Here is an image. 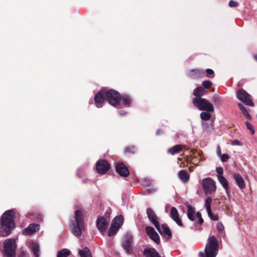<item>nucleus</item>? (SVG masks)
Listing matches in <instances>:
<instances>
[{"label": "nucleus", "mask_w": 257, "mask_h": 257, "mask_svg": "<svg viewBox=\"0 0 257 257\" xmlns=\"http://www.w3.org/2000/svg\"><path fill=\"white\" fill-rule=\"evenodd\" d=\"M231 145L233 146H242L243 144L239 141L234 140L231 141Z\"/></svg>", "instance_id": "nucleus-38"}, {"label": "nucleus", "mask_w": 257, "mask_h": 257, "mask_svg": "<svg viewBox=\"0 0 257 257\" xmlns=\"http://www.w3.org/2000/svg\"><path fill=\"white\" fill-rule=\"evenodd\" d=\"M178 175L179 178L184 183H187L189 179V175L185 170H182L180 171Z\"/></svg>", "instance_id": "nucleus-19"}, {"label": "nucleus", "mask_w": 257, "mask_h": 257, "mask_svg": "<svg viewBox=\"0 0 257 257\" xmlns=\"http://www.w3.org/2000/svg\"><path fill=\"white\" fill-rule=\"evenodd\" d=\"M206 92V91L204 89L200 86L196 88L194 90L193 94L196 97H198L199 98H201L200 97L202 96Z\"/></svg>", "instance_id": "nucleus-24"}, {"label": "nucleus", "mask_w": 257, "mask_h": 257, "mask_svg": "<svg viewBox=\"0 0 257 257\" xmlns=\"http://www.w3.org/2000/svg\"><path fill=\"white\" fill-rule=\"evenodd\" d=\"M243 114L245 115V116L248 118V119H251V116L248 113L247 111H245Z\"/></svg>", "instance_id": "nucleus-45"}, {"label": "nucleus", "mask_w": 257, "mask_h": 257, "mask_svg": "<svg viewBox=\"0 0 257 257\" xmlns=\"http://www.w3.org/2000/svg\"><path fill=\"white\" fill-rule=\"evenodd\" d=\"M196 216L197 217L199 218H201V214L200 212H198L197 213H196Z\"/></svg>", "instance_id": "nucleus-46"}, {"label": "nucleus", "mask_w": 257, "mask_h": 257, "mask_svg": "<svg viewBox=\"0 0 257 257\" xmlns=\"http://www.w3.org/2000/svg\"><path fill=\"white\" fill-rule=\"evenodd\" d=\"M133 241V236L131 234L127 233L125 235L122 247L127 253H130L131 252Z\"/></svg>", "instance_id": "nucleus-11"}, {"label": "nucleus", "mask_w": 257, "mask_h": 257, "mask_svg": "<svg viewBox=\"0 0 257 257\" xmlns=\"http://www.w3.org/2000/svg\"><path fill=\"white\" fill-rule=\"evenodd\" d=\"M212 202V199L210 197H208L205 201V206L206 209L207 213L210 214L211 213V203Z\"/></svg>", "instance_id": "nucleus-31"}, {"label": "nucleus", "mask_w": 257, "mask_h": 257, "mask_svg": "<svg viewBox=\"0 0 257 257\" xmlns=\"http://www.w3.org/2000/svg\"><path fill=\"white\" fill-rule=\"evenodd\" d=\"M109 223V219L108 218L99 217L96 221V225L99 230L101 232L105 231Z\"/></svg>", "instance_id": "nucleus-10"}, {"label": "nucleus", "mask_w": 257, "mask_h": 257, "mask_svg": "<svg viewBox=\"0 0 257 257\" xmlns=\"http://www.w3.org/2000/svg\"><path fill=\"white\" fill-rule=\"evenodd\" d=\"M254 59L257 61V54L253 56Z\"/></svg>", "instance_id": "nucleus-50"}, {"label": "nucleus", "mask_w": 257, "mask_h": 257, "mask_svg": "<svg viewBox=\"0 0 257 257\" xmlns=\"http://www.w3.org/2000/svg\"><path fill=\"white\" fill-rule=\"evenodd\" d=\"M217 178L222 187L227 191L228 189V183L226 178H225L222 175H217Z\"/></svg>", "instance_id": "nucleus-22"}, {"label": "nucleus", "mask_w": 257, "mask_h": 257, "mask_svg": "<svg viewBox=\"0 0 257 257\" xmlns=\"http://www.w3.org/2000/svg\"><path fill=\"white\" fill-rule=\"evenodd\" d=\"M147 214L149 220L156 227L159 224V218L154 210L151 208L147 209Z\"/></svg>", "instance_id": "nucleus-14"}, {"label": "nucleus", "mask_w": 257, "mask_h": 257, "mask_svg": "<svg viewBox=\"0 0 257 257\" xmlns=\"http://www.w3.org/2000/svg\"><path fill=\"white\" fill-rule=\"evenodd\" d=\"M31 250L35 257L39 256V246L37 243L33 242L31 244Z\"/></svg>", "instance_id": "nucleus-23"}, {"label": "nucleus", "mask_w": 257, "mask_h": 257, "mask_svg": "<svg viewBox=\"0 0 257 257\" xmlns=\"http://www.w3.org/2000/svg\"><path fill=\"white\" fill-rule=\"evenodd\" d=\"M110 168V165L105 160L98 161L96 164L97 173L101 175L105 174Z\"/></svg>", "instance_id": "nucleus-9"}, {"label": "nucleus", "mask_w": 257, "mask_h": 257, "mask_svg": "<svg viewBox=\"0 0 257 257\" xmlns=\"http://www.w3.org/2000/svg\"><path fill=\"white\" fill-rule=\"evenodd\" d=\"M128 149H129V148H127V149H126V151L130 152V151H129V150H128Z\"/></svg>", "instance_id": "nucleus-51"}, {"label": "nucleus", "mask_w": 257, "mask_h": 257, "mask_svg": "<svg viewBox=\"0 0 257 257\" xmlns=\"http://www.w3.org/2000/svg\"><path fill=\"white\" fill-rule=\"evenodd\" d=\"M119 228L117 226L114 225V224H111L110 228L109 229L108 235L109 236H112L114 235L117 231H118Z\"/></svg>", "instance_id": "nucleus-29"}, {"label": "nucleus", "mask_w": 257, "mask_h": 257, "mask_svg": "<svg viewBox=\"0 0 257 257\" xmlns=\"http://www.w3.org/2000/svg\"><path fill=\"white\" fill-rule=\"evenodd\" d=\"M187 208H188L187 216H188V218L192 221L194 220V219H195V210H194V209L190 205H188Z\"/></svg>", "instance_id": "nucleus-25"}, {"label": "nucleus", "mask_w": 257, "mask_h": 257, "mask_svg": "<svg viewBox=\"0 0 257 257\" xmlns=\"http://www.w3.org/2000/svg\"><path fill=\"white\" fill-rule=\"evenodd\" d=\"M200 117L203 120H208L211 117V114L208 112H202L200 114Z\"/></svg>", "instance_id": "nucleus-32"}, {"label": "nucleus", "mask_w": 257, "mask_h": 257, "mask_svg": "<svg viewBox=\"0 0 257 257\" xmlns=\"http://www.w3.org/2000/svg\"><path fill=\"white\" fill-rule=\"evenodd\" d=\"M124 114V113H123V112H122V113H121V114Z\"/></svg>", "instance_id": "nucleus-53"}, {"label": "nucleus", "mask_w": 257, "mask_h": 257, "mask_svg": "<svg viewBox=\"0 0 257 257\" xmlns=\"http://www.w3.org/2000/svg\"><path fill=\"white\" fill-rule=\"evenodd\" d=\"M233 177L235 182L240 189H243L245 187V183L241 176L238 173H234Z\"/></svg>", "instance_id": "nucleus-18"}, {"label": "nucleus", "mask_w": 257, "mask_h": 257, "mask_svg": "<svg viewBox=\"0 0 257 257\" xmlns=\"http://www.w3.org/2000/svg\"><path fill=\"white\" fill-rule=\"evenodd\" d=\"M123 217L121 215L116 217L113 220L111 224H114V225L120 228L123 222Z\"/></svg>", "instance_id": "nucleus-28"}, {"label": "nucleus", "mask_w": 257, "mask_h": 257, "mask_svg": "<svg viewBox=\"0 0 257 257\" xmlns=\"http://www.w3.org/2000/svg\"><path fill=\"white\" fill-rule=\"evenodd\" d=\"M122 100L124 104L127 106H129L132 102L131 99L128 96H124L123 97Z\"/></svg>", "instance_id": "nucleus-33"}, {"label": "nucleus", "mask_w": 257, "mask_h": 257, "mask_svg": "<svg viewBox=\"0 0 257 257\" xmlns=\"http://www.w3.org/2000/svg\"><path fill=\"white\" fill-rule=\"evenodd\" d=\"M237 97L246 105L254 106V104L250 99V96L244 90L241 89L237 92Z\"/></svg>", "instance_id": "nucleus-8"}, {"label": "nucleus", "mask_w": 257, "mask_h": 257, "mask_svg": "<svg viewBox=\"0 0 257 257\" xmlns=\"http://www.w3.org/2000/svg\"><path fill=\"white\" fill-rule=\"evenodd\" d=\"M182 150V147L181 145H176L168 150V152L172 155L179 153Z\"/></svg>", "instance_id": "nucleus-26"}, {"label": "nucleus", "mask_w": 257, "mask_h": 257, "mask_svg": "<svg viewBox=\"0 0 257 257\" xmlns=\"http://www.w3.org/2000/svg\"><path fill=\"white\" fill-rule=\"evenodd\" d=\"M79 254L81 257H92L89 248L86 247L82 250H79Z\"/></svg>", "instance_id": "nucleus-27"}, {"label": "nucleus", "mask_w": 257, "mask_h": 257, "mask_svg": "<svg viewBox=\"0 0 257 257\" xmlns=\"http://www.w3.org/2000/svg\"><path fill=\"white\" fill-rule=\"evenodd\" d=\"M13 210H9L6 211L2 217L0 233L2 236L9 235L15 228L14 216Z\"/></svg>", "instance_id": "nucleus-2"}, {"label": "nucleus", "mask_w": 257, "mask_h": 257, "mask_svg": "<svg viewBox=\"0 0 257 257\" xmlns=\"http://www.w3.org/2000/svg\"><path fill=\"white\" fill-rule=\"evenodd\" d=\"M70 254V251L66 248L63 249L58 252L57 257H67Z\"/></svg>", "instance_id": "nucleus-30"}, {"label": "nucleus", "mask_w": 257, "mask_h": 257, "mask_svg": "<svg viewBox=\"0 0 257 257\" xmlns=\"http://www.w3.org/2000/svg\"><path fill=\"white\" fill-rule=\"evenodd\" d=\"M216 171L217 173V175H222L223 171L222 167H217L216 169Z\"/></svg>", "instance_id": "nucleus-41"}, {"label": "nucleus", "mask_w": 257, "mask_h": 257, "mask_svg": "<svg viewBox=\"0 0 257 257\" xmlns=\"http://www.w3.org/2000/svg\"><path fill=\"white\" fill-rule=\"evenodd\" d=\"M238 106L240 110L242 111L243 113H244L245 111H247V110L245 109L243 105L241 103H238Z\"/></svg>", "instance_id": "nucleus-42"}, {"label": "nucleus", "mask_w": 257, "mask_h": 257, "mask_svg": "<svg viewBox=\"0 0 257 257\" xmlns=\"http://www.w3.org/2000/svg\"><path fill=\"white\" fill-rule=\"evenodd\" d=\"M144 181H146V182H147V183H146V184L147 185L149 186V185H150V181H147V180H146V179H144Z\"/></svg>", "instance_id": "nucleus-49"}, {"label": "nucleus", "mask_w": 257, "mask_h": 257, "mask_svg": "<svg viewBox=\"0 0 257 257\" xmlns=\"http://www.w3.org/2000/svg\"><path fill=\"white\" fill-rule=\"evenodd\" d=\"M202 186L206 194H211L216 190L215 182L210 177L202 180Z\"/></svg>", "instance_id": "nucleus-7"}, {"label": "nucleus", "mask_w": 257, "mask_h": 257, "mask_svg": "<svg viewBox=\"0 0 257 257\" xmlns=\"http://www.w3.org/2000/svg\"><path fill=\"white\" fill-rule=\"evenodd\" d=\"M212 82L209 80L205 81L202 83L203 87L206 88H209Z\"/></svg>", "instance_id": "nucleus-37"}, {"label": "nucleus", "mask_w": 257, "mask_h": 257, "mask_svg": "<svg viewBox=\"0 0 257 257\" xmlns=\"http://www.w3.org/2000/svg\"><path fill=\"white\" fill-rule=\"evenodd\" d=\"M206 72L208 77H210V75H213L214 73L213 71L211 69H206Z\"/></svg>", "instance_id": "nucleus-43"}, {"label": "nucleus", "mask_w": 257, "mask_h": 257, "mask_svg": "<svg viewBox=\"0 0 257 257\" xmlns=\"http://www.w3.org/2000/svg\"><path fill=\"white\" fill-rule=\"evenodd\" d=\"M144 254L146 257H160L158 253L154 248L145 250Z\"/></svg>", "instance_id": "nucleus-20"}, {"label": "nucleus", "mask_w": 257, "mask_h": 257, "mask_svg": "<svg viewBox=\"0 0 257 257\" xmlns=\"http://www.w3.org/2000/svg\"><path fill=\"white\" fill-rule=\"evenodd\" d=\"M216 227L217 230L220 232H222L224 229V226L221 222H218Z\"/></svg>", "instance_id": "nucleus-36"}, {"label": "nucleus", "mask_w": 257, "mask_h": 257, "mask_svg": "<svg viewBox=\"0 0 257 257\" xmlns=\"http://www.w3.org/2000/svg\"><path fill=\"white\" fill-rule=\"evenodd\" d=\"M146 231L149 237L157 244H159L160 240L158 234L155 231L154 228L151 226L146 227Z\"/></svg>", "instance_id": "nucleus-12"}, {"label": "nucleus", "mask_w": 257, "mask_h": 257, "mask_svg": "<svg viewBox=\"0 0 257 257\" xmlns=\"http://www.w3.org/2000/svg\"><path fill=\"white\" fill-rule=\"evenodd\" d=\"M189 75L193 78H197L201 77L203 75V72L202 70L195 69L192 70L189 72Z\"/></svg>", "instance_id": "nucleus-21"}, {"label": "nucleus", "mask_w": 257, "mask_h": 257, "mask_svg": "<svg viewBox=\"0 0 257 257\" xmlns=\"http://www.w3.org/2000/svg\"><path fill=\"white\" fill-rule=\"evenodd\" d=\"M246 125L247 128L250 130L251 134L253 135L254 134V130L253 129V127L252 126L251 124L247 121V122H246Z\"/></svg>", "instance_id": "nucleus-35"}, {"label": "nucleus", "mask_w": 257, "mask_h": 257, "mask_svg": "<svg viewBox=\"0 0 257 257\" xmlns=\"http://www.w3.org/2000/svg\"><path fill=\"white\" fill-rule=\"evenodd\" d=\"M39 225L38 224H31L28 227L24 229L23 233L25 235H32L39 229Z\"/></svg>", "instance_id": "nucleus-16"}, {"label": "nucleus", "mask_w": 257, "mask_h": 257, "mask_svg": "<svg viewBox=\"0 0 257 257\" xmlns=\"http://www.w3.org/2000/svg\"><path fill=\"white\" fill-rule=\"evenodd\" d=\"M203 222V219L201 218H199V223L202 224Z\"/></svg>", "instance_id": "nucleus-47"}, {"label": "nucleus", "mask_w": 257, "mask_h": 257, "mask_svg": "<svg viewBox=\"0 0 257 257\" xmlns=\"http://www.w3.org/2000/svg\"><path fill=\"white\" fill-rule=\"evenodd\" d=\"M156 228L160 233L163 235L165 238H169L172 236L171 232L166 224H162L160 226V224L156 226Z\"/></svg>", "instance_id": "nucleus-13"}, {"label": "nucleus", "mask_w": 257, "mask_h": 257, "mask_svg": "<svg viewBox=\"0 0 257 257\" xmlns=\"http://www.w3.org/2000/svg\"><path fill=\"white\" fill-rule=\"evenodd\" d=\"M193 103L201 110L213 112L214 109L213 104L205 98H194L193 100Z\"/></svg>", "instance_id": "nucleus-6"}, {"label": "nucleus", "mask_w": 257, "mask_h": 257, "mask_svg": "<svg viewBox=\"0 0 257 257\" xmlns=\"http://www.w3.org/2000/svg\"><path fill=\"white\" fill-rule=\"evenodd\" d=\"M216 154L218 157H220V156H221V149H220V147L219 145H218L217 146Z\"/></svg>", "instance_id": "nucleus-44"}, {"label": "nucleus", "mask_w": 257, "mask_h": 257, "mask_svg": "<svg viewBox=\"0 0 257 257\" xmlns=\"http://www.w3.org/2000/svg\"><path fill=\"white\" fill-rule=\"evenodd\" d=\"M219 157L223 162H226L229 158V155L226 154H221V156Z\"/></svg>", "instance_id": "nucleus-34"}, {"label": "nucleus", "mask_w": 257, "mask_h": 257, "mask_svg": "<svg viewBox=\"0 0 257 257\" xmlns=\"http://www.w3.org/2000/svg\"><path fill=\"white\" fill-rule=\"evenodd\" d=\"M229 5L230 7H236L238 6V3L236 2L231 0L229 1Z\"/></svg>", "instance_id": "nucleus-39"}, {"label": "nucleus", "mask_w": 257, "mask_h": 257, "mask_svg": "<svg viewBox=\"0 0 257 257\" xmlns=\"http://www.w3.org/2000/svg\"><path fill=\"white\" fill-rule=\"evenodd\" d=\"M116 172L121 176L127 177L129 175V171L126 166L122 163H119L116 165Z\"/></svg>", "instance_id": "nucleus-17"}, {"label": "nucleus", "mask_w": 257, "mask_h": 257, "mask_svg": "<svg viewBox=\"0 0 257 257\" xmlns=\"http://www.w3.org/2000/svg\"><path fill=\"white\" fill-rule=\"evenodd\" d=\"M72 226V232L76 236H80L82 232L85 231V227L83 214L80 210L75 211V221L73 222Z\"/></svg>", "instance_id": "nucleus-3"}, {"label": "nucleus", "mask_w": 257, "mask_h": 257, "mask_svg": "<svg viewBox=\"0 0 257 257\" xmlns=\"http://www.w3.org/2000/svg\"><path fill=\"white\" fill-rule=\"evenodd\" d=\"M199 255L200 257H205L204 253H203L202 252H199Z\"/></svg>", "instance_id": "nucleus-48"}, {"label": "nucleus", "mask_w": 257, "mask_h": 257, "mask_svg": "<svg viewBox=\"0 0 257 257\" xmlns=\"http://www.w3.org/2000/svg\"><path fill=\"white\" fill-rule=\"evenodd\" d=\"M209 216L213 220H218V216L216 215H213L212 211L211 210L210 214L209 213H207Z\"/></svg>", "instance_id": "nucleus-40"}, {"label": "nucleus", "mask_w": 257, "mask_h": 257, "mask_svg": "<svg viewBox=\"0 0 257 257\" xmlns=\"http://www.w3.org/2000/svg\"><path fill=\"white\" fill-rule=\"evenodd\" d=\"M170 216L171 218L179 226H182L183 224L180 219L177 209L174 207H172L170 211Z\"/></svg>", "instance_id": "nucleus-15"}, {"label": "nucleus", "mask_w": 257, "mask_h": 257, "mask_svg": "<svg viewBox=\"0 0 257 257\" xmlns=\"http://www.w3.org/2000/svg\"><path fill=\"white\" fill-rule=\"evenodd\" d=\"M124 114V113H123V112H122V113H121V114Z\"/></svg>", "instance_id": "nucleus-52"}, {"label": "nucleus", "mask_w": 257, "mask_h": 257, "mask_svg": "<svg viewBox=\"0 0 257 257\" xmlns=\"http://www.w3.org/2000/svg\"><path fill=\"white\" fill-rule=\"evenodd\" d=\"M17 245L14 239L8 238L3 243V254L5 257H14Z\"/></svg>", "instance_id": "nucleus-5"}, {"label": "nucleus", "mask_w": 257, "mask_h": 257, "mask_svg": "<svg viewBox=\"0 0 257 257\" xmlns=\"http://www.w3.org/2000/svg\"><path fill=\"white\" fill-rule=\"evenodd\" d=\"M94 100L97 107H102L105 100L108 101L111 105L115 106L119 103L120 97L119 94L115 90H100L96 94Z\"/></svg>", "instance_id": "nucleus-1"}, {"label": "nucleus", "mask_w": 257, "mask_h": 257, "mask_svg": "<svg viewBox=\"0 0 257 257\" xmlns=\"http://www.w3.org/2000/svg\"><path fill=\"white\" fill-rule=\"evenodd\" d=\"M218 250V242L213 235L209 236L205 248L206 257H216Z\"/></svg>", "instance_id": "nucleus-4"}]
</instances>
